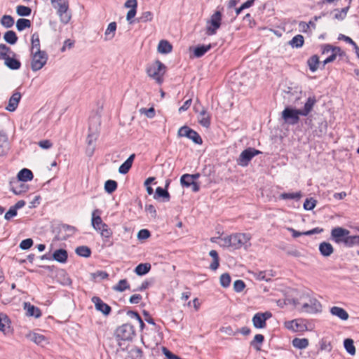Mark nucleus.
Instances as JSON below:
<instances>
[{
	"label": "nucleus",
	"mask_w": 359,
	"mask_h": 359,
	"mask_svg": "<svg viewBox=\"0 0 359 359\" xmlns=\"http://www.w3.org/2000/svg\"><path fill=\"white\" fill-rule=\"evenodd\" d=\"M344 346L347 353L351 355L355 354V348L354 346V341L352 339L347 338L344 341Z\"/></svg>",
	"instance_id": "obj_38"
},
{
	"label": "nucleus",
	"mask_w": 359,
	"mask_h": 359,
	"mask_svg": "<svg viewBox=\"0 0 359 359\" xmlns=\"http://www.w3.org/2000/svg\"><path fill=\"white\" fill-rule=\"evenodd\" d=\"M118 184L116 181L108 180L104 183V190L108 194H112L117 189Z\"/></svg>",
	"instance_id": "obj_43"
},
{
	"label": "nucleus",
	"mask_w": 359,
	"mask_h": 359,
	"mask_svg": "<svg viewBox=\"0 0 359 359\" xmlns=\"http://www.w3.org/2000/svg\"><path fill=\"white\" fill-rule=\"evenodd\" d=\"M285 327L290 330L294 332H302L307 330V326L305 321L302 319H294L292 320L286 321Z\"/></svg>",
	"instance_id": "obj_12"
},
{
	"label": "nucleus",
	"mask_w": 359,
	"mask_h": 359,
	"mask_svg": "<svg viewBox=\"0 0 359 359\" xmlns=\"http://www.w3.org/2000/svg\"><path fill=\"white\" fill-rule=\"evenodd\" d=\"M319 63V57L316 55L311 56L307 60V65L312 72H315L318 69Z\"/></svg>",
	"instance_id": "obj_35"
},
{
	"label": "nucleus",
	"mask_w": 359,
	"mask_h": 359,
	"mask_svg": "<svg viewBox=\"0 0 359 359\" xmlns=\"http://www.w3.org/2000/svg\"><path fill=\"white\" fill-rule=\"evenodd\" d=\"M330 313L332 316H337L342 320H347L349 318V315L347 311L343 308L339 306H332L330 309Z\"/></svg>",
	"instance_id": "obj_21"
},
{
	"label": "nucleus",
	"mask_w": 359,
	"mask_h": 359,
	"mask_svg": "<svg viewBox=\"0 0 359 359\" xmlns=\"http://www.w3.org/2000/svg\"><path fill=\"white\" fill-rule=\"evenodd\" d=\"M193 129L190 128L187 126L181 127L177 132L179 137H186L188 138L189 135H191V132Z\"/></svg>",
	"instance_id": "obj_57"
},
{
	"label": "nucleus",
	"mask_w": 359,
	"mask_h": 359,
	"mask_svg": "<svg viewBox=\"0 0 359 359\" xmlns=\"http://www.w3.org/2000/svg\"><path fill=\"white\" fill-rule=\"evenodd\" d=\"M76 253L83 257H89L91 255V250L88 246L81 245L76 248Z\"/></svg>",
	"instance_id": "obj_42"
},
{
	"label": "nucleus",
	"mask_w": 359,
	"mask_h": 359,
	"mask_svg": "<svg viewBox=\"0 0 359 359\" xmlns=\"http://www.w3.org/2000/svg\"><path fill=\"white\" fill-rule=\"evenodd\" d=\"M219 282L223 287H228L231 283L230 275L227 273L221 275Z\"/></svg>",
	"instance_id": "obj_55"
},
{
	"label": "nucleus",
	"mask_w": 359,
	"mask_h": 359,
	"mask_svg": "<svg viewBox=\"0 0 359 359\" xmlns=\"http://www.w3.org/2000/svg\"><path fill=\"white\" fill-rule=\"evenodd\" d=\"M4 60V65L10 69L17 70L19 69L21 67V62L18 60L11 57L9 55Z\"/></svg>",
	"instance_id": "obj_23"
},
{
	"label": "nucleus",
	"mask_w": 359,
	"mask_h": 359,
	"mask_svg": "<svg viewBox=\"0 0 359 359\" xmlns=\"http://www.w3.org/2000/svg\"><path fill=\"white\" fill-rule=\"evenodd\" d=\"M102 241L104 243H107L110 239V238L112 236L113 231L108 226L105 229H102L101 233H100Z\"/></svg>",
	"instance_id": "obj_52"
},
{
	"label": "nucleus",
	"mask_w": 359,
	"mask_h": 359,
	"mask_svg": "<svg viewBox=\"0 0 359 359\" xmlns=\"http://www.w3.org/2000/svg\"><path fill=\"white\" fill-rule=\"evenodd\" d=\"M251 236L249 233H233L223 238H219V245L233 250L239 249L250 241Z\"/></svg>",
	"instance_id": "obj_1"
},
{
	"label": "nucleus",
	"mask_w": 359,
	"mask_h": 359,
	"mask_svg": "<svg viewBox=\"0 0 359 359\" xmlns=\"http://www.w3.org/2000/svg\"><path fill=\"white\" fill-rule=\"evenodd\" d=\"M31 57V68L32 71L36 72L44 67L47 62L48 56L46 51L38 50L32 51Z\"/></svg>",
	"instance_id": "obj_4"
},
{
	"label": "nucleus",
	"mask_w": 359,
	"mask_h": 359,
	"mask_svg": "<svg viewBox=\"0 0 359 359\" xmlns=\"http://www.w3.org/2000/svg\"><path fill=\"white\" fill-rule=\"evenodd\" d=\"M169 185V182H168L165 185V188H162L161 187H158L156 189V194L154 196V198H156V196L161 197L163 198L164 201H169L170 198V196L169 192L167 190V187Z\"/></svg>",
	"instance_id": "obj_28"
},
{
	"label": "nucleus",
	"mask_w": 359,
	"mask_h": 359,
	"mask_svg": "<svg viewBox=\"0 0 359 359\" xmlns=\"http://www.w3.org/2000/svg\"><path fill=\"white\" fill-rule=\"evenodd\" d=\"M222 13L220 11H216L212 15L210 21V25L207 27V34L213 35L221 26Z\"/></svg>",
	"instance_id": "obj_10"
},
{
	"label": "nucleus",
	"mask_w": 359,
	"mask_h": 359,
	"mask_svg": "<svg viewBox=\"0 0 359 359\" xmlns=\"http://www.w3.org/2000/svg\"><path fill=\"white\" fill-rule=\"evenodd\" d=\"M154 15L151 11H144L137 18L138 22H151L153 19Z\"/></svg>",
	"instance_id": "obj_51"
},
{
	"label": "nucleus",
	"mask_w": 359,
	"mask_h": 359,
	"mask_svg": "<svg viewBox=\"0 0 359 359\" xmlns=\"http://www.w3.org/2000/svg\"><path fill=\"white\" fill-rule=\"evenodd\" d=\"M211 45H201L193 48L194 55L196 57H201L203 56L210 49Z\"/></svg>",
	"instance_id": "obj_29"
},
{
	"label": "nucleus",
	"mask_w": 359,
	"mask_h": 359,
	"mask_svg": "<svg viewBox=\"0 0 359 359\" xmlns=\"http://www.w3.org/2000/svg\"><path fill=\"white\" fill-rule=\"evenodd\" d=\"M316 102L317 100L315 96L309 97L306 103L304 104L303 109H299L301 112V116H308L309 113L313 110Z\"/></svg>",
	"instance_id": "obj_17"
},
{
	"label": "nucleus",
	"mask_w": 359,
	"mask_h": 359,
	"mask_svg": "<svg viewBox=\"0 0 359 359\" xmlns=\"http://www.w3.org/2000/svg\"><path fill=\"white\" fill-rule=\"evenodd\" d=\"M198 123L203 127L208 128L210 126V115L205 109H203L198 116Z\"/></svg>",
	"instance_id": "obj_24"
},
{
	"label": "nucleus",
	"mask_w": 359,
	"mask_h": 359,
	"mask_svg": "<svg viewBox=\"0 0 359 359\" xmlns=\"http://www.w3.org/2000/svg\"><path fill=\"white\" fill-rule=\"evenodd\" d=\"M99 126H95L93 127L91 124H90L88 128V134L86 138V142L88 144V147L86 149L87 154L88 156H92L95 150V143L97 141L99 137Z\"/></svg>",
	"instance_id": "obj_7"
},
{
	"label": "nucleus",
	"mask_w": 359,
	"mask_h": 359,
	"mask_svg": "<svg viewBox=\"0 0 359 359\" xmlns=\"http://www.w3.org/2000/svg\"><path fill=\"white\" fill-rule=\"evenodd\" d=\"M135 157V155L134 154H131L127 160L120 165L118 168L119 173L124 175L128 172L132 167Z\"/></svg>",
	"instance_id": "obj_25"
},
{
	"label": "nucleus",
	"mask_w": 359,
	"mask_h": 359,
	"mask_svg": "<svg viewBox=\"0 0 359 359\" xmlns=\"http://www.w3.org/2000/svg\"><path fill=\"white\" fill-rule=\"evenodd\" d=\"M209 255L212 257V262L210 264V269L212 271H215L219 266V258L218 253L216 250H212L209 252Z\"/></svg>",
	"instance_id": "obj_34"
},
{
	"label": "nucleus",
	"mask_w": 359,
	"mask_h": 359,
	"mask_svg": "<svg viewBox=\"0 0 359 359\" xmlns=\"http://www.w3.org/2000/svg\"><path fill=\"white\" fill-rule=\"evenodd\" d=\"M31 27V21L25 18H20L16 22V28L19 32H21L27 28Z\"/></svg>",
	"instance_id": "obj_41"
},
{
	"label": "nucleus",
	"mask_w": 359,
	"mask_h": 359,
	"mask_svg": "<svg viewBox=\"0 0 359 359\" xmlns=\"http://www.w3.org/2000/svg\"><path fill=\"white\" fill-rule=\"evenodd\" d=\"M129 288H130V285L126 279L120 280L118 281V283H117V285H116L113 287V289L115 291H118V292H123L126 290L129 289Z\"/></svg>",
	"instance_id": "obj_48"
},
{
	"label": "nucleus",
	"mask_w": 359,
	"mask_h": 359,
	"mask_svg": "<svg viewBox=\"0 0 359 359\" xmlns=\"http://www.w3.org/2000/svg\"><path fill=\"white\" fill-rule=\"evenodd\" d=\"M344 245L347 247H352L355 245H359V236H346L344 238Z\"/></svg>",
	"instance_id": "obj_46"
},
{
	"label": "nucleus",
	"mask_w": 359,
	"mask_h": 359,
	"mask_svg": "<svg viewBox=\"0 0 359 359\" xmlns=\"http://www.w3.org/2000/svg\"><path fill=\"white\" fill-rule=\"evenodd\" d=\"M304 43V38L301 34H297L294 36L289 42V45H290L292 48H299L303 46Z\"/></svg>",
	"instance_id": "obj_30"
},
{
	"label": "nucleus",
	"mask_w": 359,
	"mask_h": 359,
	"mask_svg": "<svg viewBox=\"0 0 359 359\" xmlns=\"http://www.w3.org/2000/svg\"><path fill=\"white\" fill-rule=\"evenodd\" d=\"M292 346L298 349H304L309 346V340L306 338H294L292 341Z\"/></svg>",
	"instance_id": "obj_32"
},
{
	"label": "nucleus",
	"mask_w": 359,
	"mask_h": 359,
	"mask_svg": "<svg viewBox=\"0 0 359 359\" xmlns=\"http://www.w3.org/2000/svg\"><path fill=\"white\" fill-rule=\"evenodd\" d=\"M319 251L323 257H330L334 252V248L330 243L323 241L319 245Z\"/></svg>",
	"instance_id": "obj_22"
},
{
	"label": "nucleus",
	"mask_w": 359,
	"mask_h": 359,
	"mask_svg": "<svg viewBox=\"0 0 359 359\" xmlns=\"http://www.w3.org/2000/svg\"><path fill=\"white\" fill-rule=\"evenodd\" d=\"M100 210L95 209L92 212L91 225L95 230L100 229V226L104 223L100 217Z\"/></svg>",
	"instance_id": "obj_20"
},
{
	"label": "nucleus",
	"mask_w": 359,
	"mask_h": 359,
	"mask_svg": "<svg viewBox=\"0 0 359 359\" xmlns=\"http://www.w3.org/2000/svg\"><path fill=\"white\" fill-rule=\"evenodd\" d=\"M17 214L18 210L13 206H11L9 208V210L6 212L4 218L6 220H10L11 218L15 217Z\"/></svg>",
	"instance_id": "obj_64"
},
{
	"label": "nucleus",
	"mask_w": 359,
	"mask_h": 359,
	"mask_svg": "<svg viewBox=\"0 0 359 359\" xmlns=\"http://www.w3.org/2000/svg\"><path fill=\"white\" fill-rule=\"evenodd\" d=\"M245 287V283L242 280H236L233 283V290L236 292H242Z\"/></svg>",
	"instance_id": "obj_62"
},
{
	"label": "nucleus",
	"mask_w": 359,
	"mask_h": 359,
	"mask_svg": "<svg viewBox=\"0 0 359 359\" xmlns=\"http://www.w3.org/2000/svg\"><path fill=\"white\" fill-rule=\"evenodd\" d=\"M316 205V201L312 198H306L304 203V208L306 210H313Z\"/></svg>",
	"instance_id": "obj_58"
},
{
	"label": "nucleus",
	"mask_w": 359,
	"mask_h": 359,
	"mask_svg": "<svg viewBox=\"0 0 359 359\" xmlns=\"http://www.w3.org/2000/svg\"><path fill=\"white\" fill-rule=\"evenodd\" d=\"M255 278L259 280L269 281L273 274L269 273L265 271H259L255 273Z\"/></svg>",
	"instance_id": "obj_53"
},
{
	"label": "nucleus",
	"mask_w": 359,
	"mask_h": 359,
	"mask_svg": "<svg viewBox=\"0 0 359 359\" xmlns=\"http://www.w3.org/2000/svg\"><path fill=\"white\" fill-rule=\"evenodd\" d=\"M4 39L5 41L11 45L15 44L18 41V36L16 33L13 30H9L5 32L4 35Z\"/></svg>",
	"instance_id": "obj_31"
},
{
	"label": "nucleus",
	"mask_w": 359,
	"mask_h": 359,
	"mask_svg": "<svg viewBox=\"0 0 359 359\" xmlns=\"http://www.w3.org/2000/svg\"><path fill=\"white\" fill-rule=\"evenodd\" d=\"M11 191L15 195H20L27 191L28 187L24 183V182L15 180L11 182Z\"/></svg>",
	"instance_id": "obj_16"
},
{
	"label": "nucleus",
	"mask_w": 359,
	"mask_h": 359,
	"mask_svg": "<svg viewBox=\"0 0 359 359\" xmlns=\"http://www.w3.org/2000/svg\"><path fill=\"white\" fill-rule=\"evenodd\" d=\"M187 177V174H184L181 176V185L183 187L191 188L193 192H198L200 190V184Z\"/></svg>",
	"instance_id": "obj_14"
},
{
	"label": "nucleus",
	"mask_w": 359,
	"mask_h": 359,
	"mask_svg": "<svg viewBox=\"0 0 359 359\" xmlns=\"http://www.w3.org/2000/svg\"><path fill=\"white\" fill-rule=\"evenodd\" d=\"M10 320L8 317L3 313H0V331H5L6 327H8Z\"/></svg>",
	"instance_id": "obj_54"
},
{
	"label": "nucleus",
	"mask_w": 359,
	"mask_h": 359,
	"mask_svg": "<svg viewBox=\"0 0 359 359\" xmlns=\"http://www.w3.org/2000/svg\"><path fill=\"white\" fill-rule=\"evenodd\" d=\"M166 67L161 61L156 60L147 69L148 76L154 79L158 83L163 82V76L165 72Z\"/></svg>",
	"instance_id": "obj_3"
},
{
	"label": "nucleus",
	"mask_w": 359,
	"mask_h": 359,
	"mask_svg": "<svg viewBox=\"0 0 359 359\" xmlns=\"http://www.w3.org/2000/svg\"><path fill=\"white\" fill-rule=\"evenodd\" d=\"M94 280H104L108 278L109 274L104 271H97L96 272L91 274Z\"/></svg>",
	"instance_id": "obj_59"
},
{
	"label": "nucleus",
	"mask_w": 359,
	"mask_h": 359,
	"mask_svg": "<svg viewBox=\"0 0 359 359\" xmlns=\"http://www.w3.org/2000/svg\"><path fill=\"white\" fill-rule=\"evenodd\" d=\"M350 231L342 227H335L331 231V239L336 243H344V238L349 235Z\"/></svg>",
	"instance_id": "obj_13"
},
{
	"label": "nucleus",
	"mask_w": 359,
	"mask_h": 359,
	"mask_svg": "<svg viewBox=\"0 0 359 359\" xmlns=\"http://www.w3.org/2000/svg\"><path fill=\"white\" fill-rule=\"evenodd\" d=\"M17 177L18 180L26 182L28 181H31L33 179L34 175L32 172L29 169L23 168L18 172Z\"/></svg>",
	"instance_id": "obj_27"
},
{
	"label": "nucleus",
	"mask_w": 359,
	"mask_h": 359,
	"mask_svg": "<svg viewBox=\"0 0 359 359\" xmlns=\"http://www.w3.org/2000/svg\"><path fill=\"white\" fill-rule=\"evenodd\" d=\"M172 45L165 40H161L158 46V50L161 53L167 54L172 51Z\"/></svg>",
	"instance_id": "obj_33"
},
{
	"label": "nucleus",
	"mask_w": 359,
	"mask_h": 359,
	"mask_svg": "<svg viewBox=\"0 0 359 359\" xmlns=\"http://www.w3.org/2000/svg\"><path fill=\"white\" fill-rule=\"evenodd\" d=\"M301 112L299 109L286 107L281 113V117L287 125L294 126L299 122Z\"/></svg>",
	"instance_id": "obj_6"
},
{
	"label": "nucleus",
	"mask_w": 359,
	"mask_h": 359,
	"mask_svg": "<svg viewBox=\"0 0 359 359\" xmlns=\"http://www.w3.org/2000/svg\"><path fill=\"white\" fill-rule=\"evenodd\" d=\"M261 154V151L252 147H249L243 150L238 158L237 159V164L242 167H246L248 165L250 161L255 156Z\"/></svg>",
	"instance_id": "obj_8"
},
{
	"label": "nucleus",
	"mask_w": 359,
	"mask_h": 359,
	"mask_svg": "<svg viewBox=\"0 0 359 359\" xmlns=\"http://www.w3.org/2000/svg\"><path fill=\"white\" fill-rule=\"evenodd\" d=\"M68 258V254L65 249L56 250L53 254V259L60 263H65Z\"/></svg>",
	"instance_id": "obj_26"
},
{
	"label": "nucleus",
	"mask_w": 359,
	"mask_h": 359,
	"mask_svg": "<svg viewBox=\"0 0 359 359\" xmlns=\"http://www.w3.org/2000/svg\"><path fill=\"white\" fill-rule=\"evenodd\" d=\"M33 245V240L32 238H26L22 240L20 243V248L22 250H28Z\"/></svg>",
	"instance_id": "obj_63"
},
{
	"label": "nucleus",
	"mask_w": 359,
	"mask_h": 359,
	"mask_svg": "<svg viewBox=\"0 0 359 359\" xmlns=\"http://www.w3.org/2000/svg\"><path fill=\"white\" fill-rule=\"evenodd\" d=\"M24 309L26 311V315L39 318L41 316L40 309L29 302L24 303Z\"/></svg>",
	"instance_id": "obj_19"
},
{
	"label": "nucleus",
	"mask_w": 359,
	"mask_h": 359,
	"mask_svg": "<svg viewBox=\"0 0 359 359\" xmlns=\"http://www.w3.org/2000/svg\"><path fill=\"white\" fill-rule=\"evenodd\" d=\"M30 337L31 340L36 344L44 346L47 344L46 338L42 334L34 333Z\"/></svg>",
	"instance_id": "obj_44"
},
{
	"label": "nucleus",
	"mask_w": 359,
	"mask_h": 359,
	"mask_svg": "<svg viewBox=\"0 0 359 359\" xmlns=\"http://www.w3.org/2000/svg\"><path fill=\"white\" fill-rule=\"evenodd\" d=\"M349 9V6L343 8L340 11H337V13L334 15V18L337 20H344L346 16L347 12Z\"/></svg>",
	"instance_id": "obj_61"
},
{
	"label": "nucleus",
	"mask_w": 359,
	"mask_h": 359,
	"mask_svg": "<svg viewBox=\"0 0 359 359\" xmlns=\"http://www.w3.org/2000/svg\"><path fill=\"white\" fill-rule=\"evenodd\" d=\"M188 138L191 140L195 144H201L203 143L202 138L199 134L194 130H192L191 135H189Z\"/></svg>",
	"instance_id": "obj_56"
},
{
	"label": "nucleus",
	"mask_w": 359,
	"mask_h": 359,
	"mask_svg": "<svg viewBox=\"0 0 359 359\" xmlns=\"http://www.w3.org/2000/svg\"><path fill=\"white\" fill-rule=\"evenodd\" d=\"M322 305L320 302L314 297H309L308 301L302 304L300 311L309 313H316L320 312Z\"/></svg>",
	"instance_id": "obj_9"
},
{
	"label": "nucleus",
	"mask_w": 359,
	"mask_h": 359,
	"mask_svg": "<svg viewBox=\"0 0 359 359\" xmlns=\"http://www.w3.org/2000/svg\"><path fill=\"white\" fill-rule=\"evenodd\" d=\"M8 54H12L13 56H15V53L11 50L10 47L7 46L6 44L1 43L0 44V57L4 59L6 57Z\"/></svg>",
	"instance_id": "obj_49"
},
{
	"label": "nucleus",
	"mask_w": 359,
	"mask_h": 359,
	"mask_svg": "<svg viewBox=\"0 0 359 359\" xmlns=\"http://www.w3.org/2000/svg\"><path fill=\"white\" fill-rule=\"evenodd\" d=\"M340 48L338 47H333L330 44H325L322 46V53L327 54L328 53H332L334 51H339Z\"/></svg>",
	"instance_id": "obj_60"
},
{
	"label": "nucleus",
	"mask_w": 359,
	"mask_h": 359,
	"mask_svg": "<svg viewBox=\"0 0 359 359\" xmlns=\"http://www.w3.org/2000/svg\"><path fill=\"white\" fill-rule=\"evenodd\" d=\"M302 196L300 191L296 193H282L279 198L283 200H299Z\"/></svg>",
	"instance_id": "obj_45"
},
{
	"label": "nucleus",
	"mask_w": 359,
	"mask_h": 359,
	"mask_svg": "<svg viewBox=\"0 0 359 359\" xmlns=\"http://www.w3.org/2000/svg\"><path fill=\"white\" fill-rule=\"evenodd\" d=\"M272 314L269 311L257 313L252 317V321L254 327L258 329L264 328L266 326V321L271 318Z\"/></svg>",
	"instance_id": "obj_11"
},
{
	"label": "nucleus",
	"mask_w": 359,
	"mask_h": 359,
	"mask_svg": "<svg viewBox=\"0 0 359 359\" xmlns=\"http://www.w3.org/2000/svg\"><path fill=\"white\" fill-rule=\"evenodd\" d=\"M135 335L134 327L129 323L118 327L115 331V337L117 340L131 341Z\"/></svg>",
	"instance_id": "obj_5"
},
{
	"label": "nucleus",
	"mask_w": 359,
	"mask_h": 359,
	"mask_svg": "<svg viewBox=\"0 0 359 359\" xmlns=\"http://www.w3.org/2000/svg\"><path fill=\"white\" fill-rule=\"evenodd\" d=\"M16 13L19 16H29L32 13L29 7L19 5L16 7Z\"/></svg>",
	"instance_id": "obj_50"
},
{
	"label": "nucleus",
	"mask_w": 359,
	"mask_h": 359,
	"mask_svg": "<svg viewBox=\"0 0 359 359\" xmlns=\"http://www.w3.org/2000/svg\"><path fill=\"white\" fill-rule=\"evenodd\" d=\"M116 29V23L115 22H110L108 25L107 29L105 30L104 35L106 40H111L115 35Z\"/></svg>",
	"instance_id": "obj_37"
},
{
	"label": "nucleus",
	"mask_w": 359,
	"mask_h": 359,
	"mask_svg": "<svg viewBox=\"0 0 359 359\" xmlns=\"http://www.w3.org/2000/svg\"><path fill=\"white\" fill-rule=\"evenodd\" d=\"M150 269L151 264L149 263H141L135 267V272L139 276H144L147 274Z\"/></svg>",
	"instance_id": "obj_36"
},
{
	"label": "nucleus",
	"mask_w": 359,
	"mask_h": 359,
	"mask_svg": "<svg viewBox=\"0 0 359 359\" xmlns=\"http://www.w3.org/2000/svg\"><path fill=\"white\" fill-rule=\"evenodd\" d=\"M20 99V93L15 92L9 99L8 104L6 106V109L8 111H14L17 109Z\"/></svg>",
	"instance_id": "obj_18"
},
{
	"label": "nucleus",
	"mask_w": 359,
	"mask_h": 359,
	"mask_svg": "<svg viewBox=\"0 0 359 359\" xmlns=\"http://www.w3.org/2000/svg\"><path fill=\"white\" fill-rule=\"evenodd\" d=\"M91 301L94 303L96 310L100 311L105 316H108L111 311L110 306L104 303L100 297H93Z\"/></svg>",
	"instance_id": "obj_15"
},
{
	"label": "nucleus",
	"mask_w": 359,
	"mask_h": 359,
	"mask_svg": "<svg viewBox=\"0 0 359 359\" xmlns=\"http://www.w3.org/2000/svg\"><path fill=\"white\" fill-rule=\"evenodd\" d=\"M50 1L53 6L57 10L60 21L64 24H67L71 19V15L68 13V0H50Z\"/></svg>",
	"instance_id": "obj_2"
},
{
	"label": "nucleus",
	"mask_w": 359,
	"mask_h": 359,
	"mask_svg": "<svg viewBox=\"0 0 359 359\" xmlns=\"http://www.w3.org/2000/svg\"><path fill=\"white\" fill-rule=\"evenodd\" d=\"M14 19L11 15H4L1 18V24L6 28H11L14 25Z\"/></svg>",
	"instance_id": "obj_47"
},
{
	"label": "nucleus",
	"mask_w": 359,
	"mask_h": 359,
	"mask_svg": "<svg viewBox=\"0 0 359 359\" xmlns=\"http://www.w3.org/2000/svg\"><path fill=\"white\" fill-rule=\"evenodd\" d=\"M31 44H32L31 49H30L31 53H32V51H36L38 50H41L39 35L37 32H34L32 35Z\"/></svg>",
	"instance_id": "obj_39"
},
{
	"label": "nucleus",
	"mask_w": 359,
	"mask_h": 359,
	"mask_svg": "<svg viewBox=\"0 0 359 359\" xmlns=\"http://www.w3.org/2000/svg\"><path fill=\"white\" fill-rule=\"evenodd\" d=\"M264 340V337L261 334H257L255 336L253 340L250 342V345L254 347L257 351L261 350V345Z\"/></svg>",
	"instance_id": "obj_40"
}]
</instances>
